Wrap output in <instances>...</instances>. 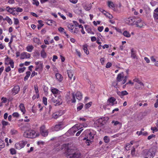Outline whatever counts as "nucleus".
<instances>
[{"label":"nucleus","mask_w":158,"mask_h":158,"mask_svg":"<svg viewBox=\"0 0 158 158\" xmlns=\"http://www.w3.org/2000/svg\"><path fill=\"white\" fill-rule=\"evenodd\" d=\"M125 23L129 25H135L136 27L142 28L144 26V23L141 18L138 17L132 16L125 19Z\"/></svg>","instance_id":"nucleus-1"},{"label":"nucleus","mask_w":158,"mask_h":158,"mask_svg":"<svg viewBox=\"0 0 158 158\" xmlns=\"http://www.w3.org/2000/svg\"><path fill=\"white\" fill-rule=\"evenodd\" d=\"M66 156L68 158H80L81 154L74 149L68 148L65 152Z\"/></svg>","instance_id":"nucleus-2"},{"label":"nucleus","mask_w":158,"mask_h":158,"mask_svg":"<svg viewBox=\"0 0 158 158\" xmlns=\"http://www.w3.org/2000/svg\"><path fill=\"white\" fill-rule=\"evenodd\" d=\"M23 135L26 138H33L37 136V134L34 130H29L24 132Z\"/></svg>","instance_id":"nucleus-3"},{"label":"nucleus","mask_w":158,"mask_h":158,"mask_svg":"<svg viewBox=\"0 0 158 158\" xmlns=\"http://www.w3.org/2000/svg\"><path fill=\"white\" fill-rule=\"evenodd\" d=\"M127 76H124L123 72H121L118 74L116 78V79L118 82L121 81L123 79L122 82V84H125L127 79Z\"/></svg>","instance_id":"nucleus-4"},{"label":"nucleus","mask_w":158,"mask_h":158,"mask_svg":"<svg viewBox=\"0 0 158 158\" xmlns=\"http://www.w3.org/2000/svg\"><path fill=\"white\" fill-rule=\"evenodd\" d=\"M27 142L26 140H22L17 143L15 145V148L18 150H20L23 148L27 144Z\"/></svg>","instance_id":"nucleus-5"},{"label":"nucleus","mask_w":158,"mask_h":158,"mask_svg":"<svg viewBox=\"0 0 158 158\" xmlns=\"http://www.w3.org/2000/svg\"><path fill=\"white\" fill-rule=\"evenodd\" d=\"M75 96H76L77 99L79 100H80L82 98V95L80 92H77L75 95L73 93L72 94V99H71L72 103H75L76 102Z\"/></svg>","instance_id":"nucleus-6"},{"label":"nucleus","mask_w":158,"mask_h":158,"mask_svg":"<svg viewBox=\"0 0 158 158\" xmlns=\"http://www.w3.org/2000/svg\"><path fill=\"white\" fill-rule=\"evenodd\" d=\"M86 132L88 134V135L87 137V138L85 137L84 138L83 140H86V141L87 142V143H88L87 145H89V142L90 141V140L89 139H92L94 138V134H92V132H89V131L88 130L86 131Z\"/></svg>","instance_id":"nucleus-7"},{"label":"nucleus","mask_w":158,"mask_h":158,"mask_svg":"<svg viewBox=\"0 0 158 158\" xmlns=\"http://www.w3.org/2000/svg\"><path fill=\"white\" fill-rule=\"evenodd\" d=\"M67 73L68 75V77L69 80L71 81V82L74 81L75 80L76 77L75 76H73V72L72 70H67Z\"/></svg>","instance_id":"nucleus-8"},{"label":"nucleus","mask_w":158,"mask_h":158,"mask_svg":"<svg viewBox=\"0 0 158 158\" xmlns=\"http://www.w3.org/2000/svg\"><path fill=\"white\" fill-rule=\"evenodd\" d=\"M107 102L108 105L113 106L116 104L117 102L116 101V99L114 97H111L108 99Z\"/></svg>","instance_id":"nucleus-9"},{"label":"nucleus","mask_w":158,"mask_h":158,"mask_svg":"<svg viewBox=\"0 0 158 158\" xmlns=\"http://www.w3.org/2000/svg\"><path fill=\"white\" fill-rule=\"evenodd\" d=\"M55 98H52V101L55 106H59L62 103L61 99L59 98H56V96H55Z\"/></svg>","instance_id":"nucleus-10"},{"label":"nucleus","mask_w":158,"mask_h":158,"mask_svg":"<svg viewBox=\"0 0 158 158\" xmlns=\"http://www.w3.org/2000/svg\"><path fill=\"white\" fill-rule=\"evenodd\" d=\"M106 123L105 118H101L98 119L96 122V123L98 127H101L103 126Z\"/></svg>","instance_id":"nucleus-11"},{"label":"nucleus","mask_w":158,"mask_h":158,"mask_svg":"<svg viewBox=\"0 0 158 158\" xmlns=\"http://www.w3.org/2000/svg\"><path fill=\"white\" fill-rule=\"evenodd\" d=\"M40 131L42 135L44 137L47 136L48 135V130L46 129L44 125L42 126L40 128Z\"/></svg>","instance_id":"nucleus-12"},{"label":"nucleus","mask_w":158,"mask_h":158,"mask_svg":"<svg viewBox=\"0 0 158 158\" xmlns=\"http://www.w3.org/2000/svg\"><path fill=\"white\" fill-rule=\"evenodd\" d=\"M30 57V54L26 52H23L21 53L20 58V59L22 60L24 59L29 58Z\"/></svg>","instance_id":"nucleus-13"},{"label":"nucleus","mask_w":158,"mask_h":158,"mask_svg":"<svg viewBox=\"0 0 158 158\" xmlns=\"http://www.w3.org/2000/svg\"><path fill=\"white\" fill-rule=\"evenodd\" d=\"M82 128V126L81 124H77L75 125L70 129L71 131H73L74 133L76 132L77 130Z\"/></svg>","instance_id":"nucleus-14"},{"label":"nucleus","mask_w":158,"mask_h":158,"mask_svg":"<svg viewBox=\"0 0 158 158\" xmlns=\"http://www.w3.org/2000/svg\"><path fill=\"white\" fill-rule=\"evenodd\" d=\"M64 127L63 123L62 122H60L55 125L54 128L55 130L58 131L63 129Z\"/></svg>","instance_id":"nucleus-15"},{"label":"nucleus","mask_w":158,"mask_h":158,"mask_svg":"<svg viewBox=\"0 0 158 158\" xmlns=\"http://www.w3.org/2000/svg\"><path fill=\"white\" fill-rule=\"evenodd\" d=\"M19 90L20 87L19 85L14 86L12 89V94L14 95H15L19 93Z\"/></svg>","instance_id":"nucleus-16"},{"label":"nucleus","mask_w":158,"mask_h":158,"mask_svg":"<svg viewBox=\"0 0 158 158\" xmlns=\"http://www.w3.org/2000/svg\"><path fill=\"white\" fill-rule=\"evenodd\" d=\"M131 57L133 59H137V56L136 51L134 50L133 48H131Z\"/></svg>","instance_id":"nucleus-17"},{"label":"nucleus","mask_w":158,"mask_h":158,"mask_svg":"<svg viewBox=\"0 0 158 158\" xmlns=\"http://www.w3.org/2000/svg\"><path fill=\"white\" fill-rule=\"evenodd\" d=\"M14 9L15 7L10 8L9 6H7L6 8V10L7 12L13 15H16L17 13H15Z\"/></svg>","instance_id":"nucleus-18"},{"label":"nucleus","mask_w":158,"mask_h":158,"mask_svg":"<svg viewBox=\"0 0 158 158\" xmlns=\"http://www.w3.org/2000/svg\"><path fill=\"white\" fill-rule=\"evenodd\" d=\"M117 94L121 98H122L124 96L128 95V93L126 90H124L120 92V91H117L116 92Z\"/></svg>","instance_id":"nucleus-19"},{"label":"nucleus","mask_w":158,"mask_h":158,"mask_svg":"<svg viewBox=\"0 0 158 158\" xmlns=\"http://www.w3.org/2000/svg\"><path fill=\"white\" fill-rule=\"evenodd\" d=\"M144 86L142 82H139L135 85V88L136 89H141L144 87Z\"/></svg>","instance_id":"nucleus-20"},{"label":"nucleus","mask_w":158,"mask_h":158,"mask_svg":"<svg viewBox=\"0 0 158 158\" xmlns=\"http://www.w3.org/2000/svg\"><path fill=\"white\" fill-rule=\"evenodd\" d=\"M62 115V114L61 112L59 111L56 112L52 114V118L54 119H57Z\"/></svg>","instance_id":"nucleus-21"},{"label":"nucleus","mask_w":158,"mask_h":158,"mask_svg":"<svg viewBox=\"0 0 158 158\" xmlns=\"http://www.w3.org/2000/svg\"><path fill=\"white\" fill-rule=\"evenodd\" d=\"M67 27L69 30L73 33V31L74 30L75 26L72 24H69L68 25Z\"/></svg>","instance_id":"nucleus-22"},{"label":"nucleus","mask_w":158,"mask_h":158,"mask_svg":"<svg viewBox=\"0 0 158 158\" xmlns=\"http://www.w3.org/2000/svg\"><path fill=\"white\" fill-rule=\"evenodd\" d=\"M20 110L23 113V114H24L26 112L24 105L23 103H21L19 106Z\"/></svg>","instance_id":"nucleus-23"},{"label":"nucleus","mask_w":158,"mask_h":158,"mask_svg":"<svg viewBox=\"0 0 158 158\" xmlns=\"http://www.w3.org/2000/svg\"><path fill=\"white\" fill-rule=\"evenodd\" d=\"M56 79L60 82L62 81L63 79L62 75L59 73H56L55 75Z\"/></svg>","instance_id":"nucleus-24"},{"label":"nucleus","mask_w":158,"mask_h":158,"mask_svg":"<svg viewBox=\"0 0 158 158\" xmlns=\"http://www.w3.org/2000/svg\"><path fill=\"white\" fill-rule=\"evenodd\" d=\"M14 9L15 13H17L16 15H18L19 13L21 12L23 10V9L20 7H15Z\"/></svg>","instance_id":"nucleus-25"},{"label":"nucleus","mask_w":158,"mask_h":158,"mask_svg":"<svg viewBox=\"0 0 158 158\" xmlns=\"http://www.w3.org/2000/svg\"><path fill=\"white\" fill-rule=\"evenodd\" d=\"M83 49L84 52L86 55H88L89 53V52L88 49V46L86 44L84 45L83 46Z\"/></svg>","instance_id":"nucleus-26"},{"label":"nucleus","mask_w":158,"mask_h":158,"mask_svg":"<svg viewBox=\"0 0 158 158\" xmlns=\"http://www.w3.org/2000/svg\"><path fill=\"white\" fill-rule=\"evenodd\" d=\"M44 66L42 62L39 65L36 66L35 70L36 71H38V70H42L43 69Z\"/></svg>","instance_id":"nucleus-27"},{"label":"nucleus","mask_w":158,"mask_h":158,"mask_svg":"<svg viewBox=\"0 0 158 158\" xmlns=\"http://www.w3.org/2000/svg\"><path fill=\"white\" fill-rule=\"evenodd\" d=\"M108 6L111 9L114 8V5L113 2L111 1H109L107 2Z\"/></svg>","instance_id":"nucleus-28"},{"label":"nucleus","mask_w":158,"mask_h":158,"mask_svg":"<svg viewBox=\"0 0 158 158\" xmlns=\"http://www.w3.org/2000/svg\"><path fill=\"white\" fill-rule=\"evenodd\" d=\"M85 28L86 29V31L90 34L92 35H94V33L92 31V29L91 28L89 27H87L86 26H85Z\"/></svg>","instance_id":"nucleus-29"},{"label":"nucleus","mask_w":158,"mask_h":158,"mask_svg":"<svg viewBox=\"0 0 158 158\" xmlns=\"http://www.w3.org/2000/svg\"><path fill=\"white\" fill-rule=\"evenodd\" d=\"M7 58L8 60V61H9L8 64L10 65L11 68H14V62L13 60L7 57Z\"/></svg>","instance_id":"nucleus-30"},{"label":"nucleus","mask_w":158,"mask_h":158,"mask_svg":"<svg viewBox=\"0 0 158 158\" xmlns=\"http://www.w3.org/2000/svg\"><path fill=\"white\" fill-rule=\"evenodd\" d=\"M27 50L29 52H31L34 48V47L32 45H28L26 48Z\"/></svg>","instance_id":"nucleus-31"},{"label":"nucleus","mask_w":158,"mask_h":158,"mask_svg":"<svg viewBox=\"0 0 158 158\" xmlns=\"http://www.w3.org/2000/svg\"><path fill=\"white\" fill-rule=\"evenodd\" d=\"M6 20L8 23L10 25L12 24V21L11 19H10L8 16H6V17L3 19V21Z\"/></svg>","instance_id":"nucleus-32"},{"label":"nucleus","mask_w":158,"mask_h":158,"mask_svg":"<svg viewBox=\"0 0 158 158\" xmlns=\"http://www.w3.org/2000/svg\"><path fill=\"white\" fill-rule=\"evenodd\" d=\"M5 147V144L4 141L0 139V151Z\"/></svg>","instance_id":"nucleus-33"},{"label":"nucleus","mask_w":158,"mask_h":158,"mask_svg":"<svg viewBox=\"0 0 158 158\" xmlns=\"http://www.w3.org/2000/svg\"><path fill=\"white\" fill-rule=\"evenodd\" d=\"M41 56L43 58H45L47 57V54L44 49L42 50L40 52Z\"/></svg>","instance_id":"nucleus-34"},{"label":"nucleus","mask_w":158,"mask_h":158,"mask_svg":"<svg viewBox=\"0 0 158 158\" xmlns=\"http://www.w3.org/2000/svg\"><path fill=\"white\" fill-rule=\"evenodd\" d=\"M26 76L24 78V80L25 81H27L28 79V78L30 76L31 73L30 71H27L26 73Z\"/></svg>","instance_id":"nucleus-35"},{"label":"nucleus","mask_w":158,"mask_h":158,"mask_svg":"<svg viewBox=\"0 0 158 158\" xmlns=\"http://www.w3.org/2000/svg\"><path fill=\"white\" fill-rule=\"evenodd\" d=\"M38 22L39 23V25L37 26V28L40 30L44 26V24L43 23V21L42 20H39Z\"/></svg>","instance_id":"nucleus-36"},{"label":"nucleus","mask_w":158,"mask_h":158,"mask_svg":"<svg viewBox=\"0 0 158 158\" xmlns=\"http://www.w3.org/2000/svg\"><path fill=\"white\" fill-rule=\"evenodd\" d=\"M153 17L155 21L158 23V14L154 12L153 14Z\"/></svg>","instance_id":"nucleus-37"},{"label":"nucleus","mask_w":158,"mask_h":158,"mask_svg":"<svg viewBox=\"0 0 158 158\" xmlns=\"http://www.w3.org/2000/svg\"><path fill=\"white\" fill-rule=\"evenodd\" d=\"M123 34L127 38H129L131 36L129 32L127 31H124L123 33Z\"/></svg>","instance_id":"nucleus-38"},{"label":"nucleus","mask_w":158,"mask_h":158,"mask_svg":"<svg viewBox=\"0 0 158 158\" xmlns=\"http://www.w3.org/2000/svg\"><path fill=\"white\" fill-rule=\"evenodd\" d=\"M52 92L54 94H57L59 92V90L56 88L52 89L51 90Z\"/></svg>","instance_id":"nucleus-39"},{"label":"nucleus","mask_w":158,"mask_h":158,"mask_svg":"<svg viewBox=\"0 0 158 158\" xmlns=\"http://www.w3.org/2000/svg\"><path fill=\"white\" fill-rule=\"evenodd\" d=\"M135 148L134 146L133 147L132 149L131 150V156L132 157H134L135 156Z\"/></svg>","instance_id":"nucleus-40"},{"label":"nucleus","mask_w":158,"mask_h":158,"mask_svg":"<svg viewBox=\"0 0 158 158\" xmlns=\"http://www.w3.org/2000/svg\"><path fill=\"white\" fill-rule=\"evenodd\" d=\"M104 142L106 143H108L110 141L109 138L107 136H105L103 138Z\"/></svg>","instance_id":"nucleus-41"},{"label":"nucleus","mask_w":158,"mask_h":158,"mask_svg":"<svg viewBox=\"0 0 158 158\" xmlns=\"http://www.w3.org/2000/svg\"><path fill=\"white\" fill-rule=\"evenodd\" d=\"M10 132L12 135H15L18 133L17 131L15 129H11L10 131Z\"/></svg>","instance_id":"nucleus-42"},{"label":"nucleus","mask_w":158,"mask_h":158,"mask_svg":"<svg viewBox=\"0 0 158 158\" xmlns=\"http://www.w3.org/2000/svg\"><path fill=\"white\" fill-rule=\"evenodd\" d=\"M10 153L12 155H15L16 154V151L14 148H11L10 149Z\"/></svg>","instance_id":"nucleus-43"},{"label":"nucleus","mask_w":158,"mask_h":158,"mask_svg":"<svg viewBox=\"0 0 158 158\" xmlns=\"http://www.w3.org/2000/svg\"><path fill=\"white\" fill-rule=\"evenodd\" d=\"M112 123H114V126H116L117 125L119 124L120 125V127L122 126V123L117 121H113L112 122Z\"/></svg>","instance_id":"nucleus-44"},{"label":"nucleus","mask_w":158,"mask_h":158,"mask_svg":"<svg viewBox=\"0 0 158 158\" xmlns=\"http://www.w3.org/2000/svg\"><path fill=\"white\" fill-rule=\"evenodd\" d=\"M43 102L44 104V105L45 106L47 105V98L45 97H44L43 98Z\"/></svg>","instance_id":"nucleus-45"},{"label":"nucleus","mask_w":158,"mask_h":158,"mask_svg":"<svg viewBox=\"0 0 158 158\" xmlns=\"http://www.w3.org/2000/svg\"><path fill=\"white\" fill-rule=\"evenodd\" d=\"M55 22L52 20H47V23L49 25H52V23H55Z\"/></svg>","instance_id":"nucleus-46"},{"label":"nucleus","mask_w":158,"mask_h":158,"mask_svg":"<svg viewBox=\"0 0 158 158\" xmlns=\"http://www.w3.org/2000/svg\"><path fill=\"white\" fill-rule=\"evenodd\" d=\"M118 82L117 81H113L112 83V85L115 88H118Z\"/></svg>","instance_id":"nucleus-47"},{"label":"nucleus","mask_w":158,"mask_h":158,"mask_svg":"<svg viewBox=\"0 0 158 158\" xmlns=\"http://www.w3.org/2000/svg\"><path fill=\"white\" fill-rule=\"evenodd\" d=\"M143 135L144 136H146L148 135V133L147 131L142 132V131H139V135Z\"/></svg>","instance_id":"nucleus-48"},{"label":"nucleus","mask_w":158,"mask_h":158,"mask_svg":"<svg viewBox=\"0 0 158 158\" xmlns=\"http://www.w3.org/2000/svg\"><path fill=\"white\" fill-rule=\"evenodd\" d=\"M83 104L82 103H81L80 105L78 106L77 108V111L81 110L83 107Z\"/></svg>","instance_id":"nucleus-49"},{"label":"nucleus","mask_w":158,"mask_h":158,"mask_svg":"<svg viewBox=\"0 0 158 158\" xmlns=\"http://www.w3.org/2000/svg\"><path fill=\"white\" fill-rule=\"evenodd\" d=\"M12 115L14 117L18 118L19 116V114L18 112H15L13 113Z\"/></svg>","instance_id":"nucleus-50"},{"label":"nucleus","mask_w":158,"mask_h":158,"mask_svg":"<svg viewBox=\"0 0 158 158\" xmlns=\"http://www.w3.org/2000/svg\"><path fill=\"white\" fill-rule=\"evenodd\" d=\"M151 129L152 130L153 133H154L155 132H157L158 131V129L156 127H151Z\"/></svg>","instance_id":"nucleus-51"},{"label":"nucleus","mask_w":158,"mask_h":158,"mask_svg":"<svg viewBox=\"0 0 158 158\" xmlns=\"http://www.w3.org/2000/svg\"><path fill=\"white\" fill-rule=\"evenodd\" d=\"M3 126H5L8 125L9 124V123L8 122L4 120H2V121L1 122Z\"/></svg>","instance_id":"nucleus-52"},{"label":"nucleus","mask_w":158,"mask_h":158,"mask_svg":"<svg viewBox=\"0 0 158 158\" xmlns=\"http://www.w3.org/2000/svg\"><path fill=\"white\" fill-rule=\"evenodd\" d=\"M32 3L34 5H35L36 6H38L39 4V2L38 0H33V2Z\"/></svg>","instance_id":"nucleus-53"},{"label":"nucleus","mask_w":158,"mask_h":158,"mask_svg":"<svg viewBox=\"0 0 158 158\" xmlns=\"http://www.w3.org/2000/svg\"><path fill=\"white\" fill-rule=\"evenodd\" d=\"M91 8V5H89L88 6H85L84 8L86 10H89Z\"/></svg>","instance_id":"nucleus-54"},{"label":"nucleus","mask_w":158,"mask_h":158,"mask_svg":"<svg viewBox=\"0 0 158 158\" xmlns=\"http://www.w3.org/2000/svg\"><path fill=\"white\" fill-rule=\"evenodd\" d=\"M25 69V68L23 67V68H19L18 69V72L19 73H23Z\"/></svg>","instance_id":"nucleus-55"},{"label":"nucleus","mask_w":158,"mask_h":158,"mask_svg":"<svg viewBox=\"0 0 158 158\" xmlns=\"http://www.w3.org/2000/svg\"><path fill=\"white\" fill-rule=\"evenodd\" d=\"M92 102H89L87 103L85 105V107L86 108H89L91 105Z\"/></svg>","instance_id":"nucleus-56"},{"label":"nucleus","mask_w":158,"mask_h":158,"mask_svg":"<svg viewBox=\"0 0 158 158\" xmlns=\"http://www.w3.org/2000/svg\"><path fill=\"white\" fill-rule=\"evenodd\" d=\"M19 23V19L17 18H14V23L15 25H17Z\"/></svg>","instance_id":"nucleus-57"},{"label":"nucleus","mask_w":158,"mask_h":158,"mask_svg":"<svg viewBox=\"0 0 158 158\" xmlns=\"http://www.w3.org/2000/svg\"><path fill=\"white\" fill-rule=\"evenodd\" d=\"M1 100L2 103H5L7 102V99L6 98L3 97L1 98Z\"/></svg>","instance_id":"nucleus-58"},{"label":"nucleus","mask_w":158,"mask_h":158,"mask_svg":"<svg viewBox=\"0 0 158 158\" xmlns=\"http://www.w3.org/2000/svg\"><path fill=\"white\" fill-rule=\"evenodd\" d=\"M131 146L130 143H127L126 146V149L128 151L130 150V148H131Z\"/></svg>","instance_id":"nucleus-59"},{"label":"nucleus","mask_w":158,"mask_h":158,"mask_svg":"<svg viewBox=\"0 0 158 158\" xmlns=\"http://www.w3.org/2000/svg\"><path fill=\"white\" fill-rule=\"evenodd\" d=\"M112 65V63L110 62H108L106 65V68H109Z\"/></svg>","instance_id":"nucleus-60"},{"label":"nucleus","mask_w":158,"mask_h":158,"mask_svg":"<svg viewBox=\"0 0 158 158\" xmlns=\"http://www.w3.org/2000/svg\"><path fill=\"white\" fill-rule=\"evenodd\" d=\"M34 89L36 93H39V90L37 86V85H34Z\"/></svg>","instance_id":"nucleus-61"},{"label":"nucleus","mask_w":158,"mask_h":158,"mask_svg":"<svg viewBox=\"0 0 158 158\" xmlns=\"http://www.w3.org/2000/svg\"><path fill=\"white\" fill-rule=\"evenodd\" d=\"M58 30L59 31H60L61 33H62V32L64 33V29L63 28H62V27H60L58 28Z\"/></svg>","instance_id":"nucleus-62"},{"label":"nucleus","mask_w":158,"mask_h":158,"mask_svg":"<svg viewBox=\"0 0 158 158\" xmlns=\"http://www.w3.org/2000/svg\"><path fill=\"white\" fill-rule=\"evenodd\" d=\"M103 28H104L103 27V26H102L99 27H98V29L99 32H101L103 31Z\"/></svg>","instance_id":"nucleus-63"},{"label":"nucleus","mask_w":158,"mask_h":158,"mask_svg":"<svg viewBox=\"0 0 158 158\" xmlns=\"http://www.w3.org/2000/svg\"><path fill=\"white\" fill-rule=\"evenodd\" d=\"M10 70L11 68L10 66H8L5 69V71L6 72H8Z\"/></svg>","instance_id":"nucleus-64"}]
</instances>
